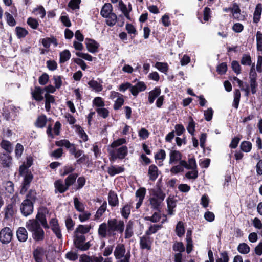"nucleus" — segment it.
<instances>
[{
    "label": "nucleus",
    "instance_id": "f257e3e1",
    "mask_svg": "<svg viewBox=\"0 0 262 262\" xmlns=\"http://www.w3.org/2000/svg\"><path fill=\"white\" fill-rule=\"evenodd\" d=\"M124 230V223L123 221L112 219L108 220L107 223H103L99 225L98 233L101 238L114 236L116 232L122 233Z\"/></svg>",
    "mask_w": 262,
    "mask_h": 262
},
{
    "label": "nucleus",
    "instance_id": "f03ea898",
    "mask_svg": "<svg viewBox=\"0 0 262 262\" xmlns=\"http://www.w3.org/2000/svg\"><path fill=\"white\" fill-rule=\"evenodd\" d=\"M126 140L125 138H120L114 141L108 146L107 150L109 154V159L111 162H114L117 159H123L128 154V148L125 145Z\"/></svg>",
    "mask_w": 262,
    "mask_h": 262
},
{
    "label": "nucleus",
    "instance_id": "7ed1b4c3",
    "mask_svg": "<svg viewBox=\"0 0 262 262\" xmlns=\"http://www.w3.org/2000/svg\"><path fill=\"white\" fill-rule=\"evenodd\" d=\"M26 227L32 233L34 240L39 242L44 239L45 232L37 221L29 220L26 222Z\"/></svg>",
    "mask_w": 262,
    "mask_h": 262
},
{
    "label": "nucleus",
    "instance_id": "20e7f679",
    "mask_svg": "<svg viewBox=\"0 0 262 262\" xmlns=\"http://www.w3.org/2000/svg\"><path fill=\"white\" fill-rule=\"evenodd\" d=\"M165 198V194L160 189L152 190L149 199V205L153 209L159 211L162 206V202Z\"/></svg>",
    "mask_w": 262,
    "mask_h": 262
},
{
    "label": "nucleus",
    "instance_id": "39448f33",
    "mask_svg": "<svg viewBox=\"0 0 262 262\" xmlns=\"http://www.w3.org/2000/svg\"><path fill=\"white\" fill-rule=\"evenodd\" d=\"M114 255L117 260L125 259L127 256H129V258H130L131 256L130 251L129 250L126 251L124 245L122 244H119L116 246Z\"/></svg>",
    "mask_w": 262,
    "mask_h": 262
},
{
    "label": "nucleus",
    "instance_id": "423d86ee",
    "mask_svg": "<svg viewBox=\"0 0 262 262\" xmlns=\"http://www.w3.org/2000/svg\"><path fill=\"white\" fill-rule=\"evenodd\" d=\"M20 210L25 216H27L33 211V203L29 200H24L20 206Z\"/></svg>",
    "mask_w": 262,
    "mask_h": 262
},
{
    "label": "nucleus",
    "instance_id": "0eeeda50",
    "mask_svg": "<svg viewBox=\"0 0 262 262\" xmlns=\"http://www.w3.org/2000/svg\"><path fill=\"white\" fill-rule=\"evenodd\" d=\"M13 236L11 230L8 227H5L0 231V241L3 244H8L10 242Z\"/></svg>",
    "mask_w": 262,
    "mask_h": 262
},
{
    "label": "nucleus",
    "instance_id": "6e6552de",
    "mask_svg": "<svg viewBox=\"0 0 262 262\" xmlns=\"http://www.w3.org/2000/svg\"><path fill=\"white\" fill-rule=\"evenodd\" d=\"M152 243V238L145 234L140 237V245L141 249L150 250Z\"/></svg>",
    "mask_w": 262,
    "mask_h": 262
},
{
    "label": "nucleus",
    "instance_id": "1a4fd4ad",
    "mask_svg": "<svg viewBox=\"0 0 262 262\" xmlns=\"http://www.w3.org/2000/svg\"><path fill=\"white\" fill-rule=\"evenodd\" d=\"M46 250L41 247H37L33 251V256L35 262H42Z\"/></svg>",
    "mask_w": 262,
    "mask_h": 262
},
{
    "label": "nucleus",
    "instance_id": "9d476101",
    "mask_svg": "<svg viewBox=\"0 0 262 262\" xmlns=\"http://www.w3.org/2000/svg\"><path fill=\"white\" fill-rule=\"evenodd\" d=\"M146 89V85L144 82L140 81L135 85H131L130 92L134 96H137L139 92L144 91Z\"/></svg>",
    "mask_w": 262,
    "mask_h": 262
},
{
    "label": "nucleus",
    "instance_id": "9b49d317",
    "mask_svg": "<svg viewBox=\"0 0 262 262\" xmlns=\"http://www.w3.org/2000/svg\"><path fill=\"white\" fill-rule=\"evenodd\" d=\"M49 224L52 231L55 234L57 237L59 239L61 238L62 234L57 220L56 218H52L50 221Z\"/></svg>",
    "mask_w": 262,
    "mask_h": 262
},
{
    "label": "nucleus",
    "instance_id": "f8f14e48",
    "mask_svg": "<svg viewBox=\"0 0 262 262\" xmlns=\"http://www.w3.org/2000/svg\"><path fill=\"white\" fill-rule=\"evenodd\" d=\"M85 43L86 48L90 52L94 53L98 51L99 45L95 40L86 38L85 39Z\"/></svg>",
    "mask_w": 262,
    "mask_h": 262
},
{
    "label": "nucleus",
    "instance_id": "ddd939ff",
    "mask_svg": "<svg viewBox=\"0 0 262 262\" xmlns=\"http://www.w3.org/2000/svg\"><path fill=\"white\" fill-rule=\"evenodd\" d=\"M164 219L162 220L161 224L151 225L146 231L145 234L149 236V235L156 233L159 230L161 229L162 228V224L167 220L166 216L165 215H164Z\"/></svg>",
    "mask_w": 262,
    "mask_h": 262
},
{
    "label": "nucleus",
    "instance_id": "4468645a",
    "mask_svg": "<svg viewBox=\"0 0 262 262\" xmlns=\"http://www.w3.org/2000/svg\"><path fill=\"white\" fill-rule=\"evenodd\" d=\"M182 155L180 151L176 150H171L169 153V161L170 164H175L177 162H180L182 160Z\"/></svg>",
    "mask_w": 262,
    "mask_h": 262
},
{
    "label": "nucleus",
    "instance_id": "2eb2a0df",
    "mask_svg": "<svg viewBox=\"0 0 262 262\" xmlns=\"http://www.w3.org/2000/svg\"><path fill=\"white\" fill-rule=\"evenodd\" d=\"M33 179V176L31 173H27L24 176V182L20 190V193L24 194L30 186V184Z\"/></svg>",
    "mask_w": 262,
    "mask_h": 262
},
{
    "label": "nucleus",
    "instance_id": "dca6fc26",
    "mask_svg": "<svg viewBox=\"0 0 262 262\" xmlns=\"http://www.w3.org/2000/svg\"><path fill=\"white\" fill-rule=\"evenodd\" d=\"M16 235L18 240L20 242H26L28 237V233L24 227H19L17 230Z\"/></svg>",
    "mask_w": 262,
    "mask_h": 262
},
{
    "label": "nucleus",
    "instance_id": "f3484780",
    "mask_svg": "<svg viewBox=\"0 0 262 262\" xmlns=\"http://www.w3.org/2000/svg\"><path fill=\"white\" fill-rule=\"evenodd\" d=\"M54 187L55 188V192L62 193L66 191L69 188L64 184L62 180H58L54 182Z\"/></svg>",
    "mask_w": 262,
    "mask_h": 262
},
{
    "label": "nucleus",
    "instance_id": "a211bd4d",
    "mask_svg": "<svg viewBox=\"0 0 262 262\" xmlns=\"http://www.w3.org/2000/svg\"><path fill=\"white\" fill-rule=\"evenodd\" d=\"M262 13V4L259 3L256 5L253 14V23L257 24L260 19Z\"/></svg>",
    "mask_w": 262,
    "mask_h": 262
},
{
    "label": "nucleus",
    "instance_id": "6ab92c4d",
    "mask_svg": "<svg viewBox=\"0 0 262 262\" xmlns=\"http://www.w3.org/2000/svg\"><path fill=\"white\" fill-rule=\"evenodd\" d=\"M161 89L158 87H156L154 90L149 92L148 101L150 104H152L155 99L160 95Z\"/></svg>",
    "mask_w": 262,
    "mask_h": 262
},
{
    "label": "nucleus",
    "instance_id": "aec40b11",
    "mask_svg": "<svg viewBox=\"0 0 262 262\" xmlns=\"http://www.w3.org/2000/svg\"><path fill=\"white\" fill-rule=\"evenodd\" d=\"M158 167L155 165H151L148 169V176L149 179L151 181H155L158 176Z\"/></svg>",
    "mask_w": 262,
    "mask_h": 262
},
{
    "label": "nucleus",
    "instance_id": "412c9836",
    "mask_svg": "<svg viewBox=\"0 0 262 262\" xmlns=\"http://www.w3.org/2000/svg\"><path fill=\"white\" fill-rule=\"evenodd\" d=\"M43 90L40 87H35L34 90L32 92L31 94L33 98L37 101H41L43 100V97L42 94Z\"/></svg>",
    "mask_w": 262,
    "mask_h": 262
},
{
    "label": "nucleus",
    "instance_id": "4be33fe9",
    "mask_svg": "<svg viewBox=\"0 0 262 262\" xmlns=\"http://www.w3.org/2000/svg\"><path fill=\"white\" fill-rule=\"evenodd\" d=\"M185 165L186 161H180L178 165L174 166L171 168L170 172L173 174H177L179 172H183Z\"/></svg>",
    "mask_w": 262,
    "mask_h": 262
},
{
    "label": "nucleus",
    "instance_id": "5701e85b",
    "mask_svg": "<svg viewBox=\"0 0 262 262\" xmlns=\"http://www.w3.org/2000/svg\"><path fill=\"white\" fill-rule=\"evenodd\" d=\"M258 52V60L256 65V70L257 72H262V45L257 46Z\"/></svg>",
    "mask_w": 262,
    "mask_h": 262
},
{
    "label": "nucleus",
    "instance_id": "b1692460",
    "mask_svg": "<svg viewBox=\"0 0 262 262\" xmlns=\"http://www.w3.org/2000/svg\"><path fill=\"white\" fill-rule=\"evenodd\" d=\"M112 6L110 3L105 4L102 7L100 14L103 17H107L111 14H112Z\"/></svg>",
    "mask_w": 262,
    "mask_h": 262
},
{
    "label": "nucleus",
    "instance_id": "393cba45",
    "mask_svg": "<svg viewBox=\"0 0 262 262\" xmlns=\"http://www.w3.org/2000/svg\"><path fill=\"white\" fill-rule=\"evenodd\" d=\"M38 222H40L42 226L46 229H49L50 226L47 223V219L45 214L42 212H38L36 215V220Z\"/></svg>",
    "mask_w": 262,
    "mask_h": 262
},
{
    "label": "nucleus",
    "instance_id": "a878e982",
    "mask_svg": "<svg viewBox=\"0 0 262 262\" xmlns=\"http://www.w3.org/2000/svg\"><path fill=\"white\" fill-rule=\"evenodd\" d=\"M55 144L57 146L59 147L64 146L66 148L69 150V151L75 146V144L71 143L69 140L66 139H63L56 141Z\"/></svg>",
    "mask_w": 262,
    "mask_h": 262
},
{
    "label": "nucleus",
    "instance_id": "bb28decb",
    "mask_svg": "<svg viewBox=\"0 0 262 262\" xmlns=\"http://www.w3.org/2000/svg\"><path fill=\"white\" fill-rule=\"evenodd\" d=\"M124 170V168L120 166H111L108 168L107 172L110 176H113L123 172Z\"/></svg>",
    "mask_w": 262,
    "mask_h": 262
},
{
    "label": "nucleus",
    "instance_id": "cd10ccee",
    "mask_svg": "<svg viewBox=\"0 0 262 262\" xmlns=\"http://www.w3.org/2000/svg\"><path fill=\"white\" fill-rule=\"evenodd\" d=\"M2 164L4 167H8L11 164L12 158L7 154H2L0 157Z\"/></svg>",
    "mask_w": 262,
    "mask_h": 262
},
{
    "label": "nucleus",
    "instance_id": "c85d7f7f",
    "mask_svg": "<svg viewBox=\"0 0 262 262\" xmlns=\"http://www.w3.org/2000/svg\"><path fill=\"white\" fill-rule=\"evenodd\" d=\"M108 200L109 204L112 206H115L118 204L117 195L113 191L109 192Z\"/></svg>",
    "mask_w": 262,
    "mask_h": 262
},
{
    "label": "nucleus",
    "instance_id": "c756f323",
    "mask_svg": "<svg viewBox=\"0 0 262 262\" xmlns=\"http://www.w3.org/2000/svg\"><path fill=\"white\" fill-rule=\"evenodd\" d=\"M88 84L93 90L97 92L101 91L103 89L102 85L97 81L92 80L88 82Z\"/></svg>",
    "mask_w": 262,
    "mask_h": 262
},
{
    "label": "nucleus",
    "instance_id": "7c9ffc66",
    "mask_svg": "<svg viewBox=\"0 0 262 262\" xmlns=\"http://www.w3.org/2000/svg\"><path fill=\"white\" fill-rule=\"evenodd\" d=\"M91 227L90 225H80L76 228L75 233H80V234H85L88 233Z\"/></svg>",
    "mask_w": 262,
    "mask_h": 262
},
{
    "label": "nucleus",
    "instance_id": "2f4dec72",
    "mask_svg": "<svg viewBox=\"0 0 262 262\" xmlns=\"http://www.w3.org/2000/svg\"><path fill=\"white\" fill-rule=\"evenodd\" d=\"M162 214L158 212H155L151 216L144 217V220L149 221L153 223H157L159 222L161 219Z\"/></svg>",
    "mask_w": 262,
    "mask_h": 262
},
{
    "label": "nucleus",
    "instance_id": "473e14b6",
    "mask_svg": "<svg viewBox=\"0 0 262 262\" xmlns=\"http://www.w3.org/2000/svg\"><path fill=\"white\" fill-rule=\"evenodd\" d=\"M133 222L132 221H129L126 226L125 232V238H129L133 235Z\"/></svg>",
    "mask_w": 262,
    "mask_h": 262
},
{
    "label": "nucleus",
    "instance_id": "72a5a7b5",
    "mask_svg": "<svg viewBox=\"0 0 262 262\" xmlns=\"http://www.w3.org/2000/svg\"><path fill=\"white\" fill-rule=\"evenodd\" d=\"M78 177V174L76 173H72L70 174L66 179H65V184L66 186L69 187L71 186L75 182L76 178Z\"/></svg>",
    "mask_w": 262,
    "mask_h": 262
},
{
    "label": "nucleus",
    "instance_id": "f704fd0d",
    "mask_svg": "<svg viewBox=\"0 0 262 262\" xmlns=\"http://www.w3.org/2000/svg\"><path fill=\"white\" fill-rule=\"evenodd\" d=\"M166 152L163 149H160L156 153L155 156V159L162 161L159 162V165H163L162 161L166 158Z\"/></svg>",
    "mask_w": 262,
    "mask_h": 262
},
{
    "label": "nucleus",
    "instance_id": "c9c22d12",
    "mask_svg": "<svg viewBox=\"0 0 262 262\" xmlns=\"http://www.w3.org/2000/svg\"><path fill=\"white\" fill-rule=\"evenodd\" d=\"M155 67L160 72L165 74H166L168 69V64L165 62H157L155 64Z\"/></svg>",
    "mask_w": 262,
    "mask_h": 262
},
{
    "label": "nucleus",
    "instance_id": "e433bc0d",
    "mask_svg": "<svg viewBox=\"0 0 262 262\" xmlns=\"http://www.w3.org/2000/svg\"><path fill=\"white\" fill-rule=\"evenodd\" d=\"M1 147L3 149L6 150L7 152L10 153L13 150V147L10 142L3 140L1 143Z\"/></svg>",
    "mask_w": 262,
    "mask_h": 262
},
{
    "label": "nucleus",
    "instance_id": "4c0bfd02",
    "mask_svg": "<svg viewBox=\"0 0 262 262\" xmlns=\"http://www.w3.org/2000/svg\"><path fill=\"white\" fill-rule=\"evenodd\" d=\"M75 234L74 242L76 247L78 248V246H80L85 241V237L82 234H79L77 233H75Z\"/></svg>",
    "mask_w": 262,
    "mask_h": 262
},
{
    "label": "nucleus",
    "instance_id": "58836bf2",
    "mask_svg": "<svg viewBox=\"0 0 262 262\" xmlns=\"http://www.w3.org/2000/svg\"><path fill=\"white\" fill-rule=\"evenodd\" d=\"M237 250L239 253L246 254L250 252V247L247 244L243 243L239 244Z\"/></svg>",
    "mask_w": 262,
    "mask_h": 262
},
{
    "label": "nucleus",
    "instance_id": "ea45409f",
    "mask_svg": "<svg viewBox=\"0 0 262 262\" xmlns=\"http://www.w3.org/2000/svg\"><path fill=\"white\" fill-rule=\"evenodd\" d=\"M241 93L239 90L236 89L234 92V100L233 102V106L237 109L240 101Z\"/></svg>",
    "mask_w": 262,
    "mask_h": 262
},
{
    "label": "nucleus",
    "instance_id": "a19ab883",
    "mask_svg": "<svg viewBox=\"0 0 262 262\" xmlns=\"http://www.w3.org/2000/svg\"><path fill=\"white\" fill-rule=\"evenodd\" d=\"M105 18H106V23L110 26H113L117 21V15L114 13L105 17Z\"/></svg>",
    "mask_w": 262,
    "mask_h": 262
},
{
    "label": "nucleus",
    "instance_id": "79ce46f5",
    "mask_svg": "<svg viewBox=\"0 0 262 262\" xmlns=\"http://www.w3.org/2000/svg\"><path fill=\"white\" fill-rule=\"evenodd\" d=\"M15 213V209L13 205L12 204H8L5 210V217L9 219Z\"/></svg>",
    "mask_w": 262,
    "mask_h": 262
},
{
    "label": "nucleus",
    "instance_id": "37998d69",
    "mask_svg": "<svg viewBox=\"0 0 262 262\" xmlns=\"http://www.w3.org/2000/svg\"><path fill=\"white\" fill-rule=\"evenodd\" d=\"M74 205L77 211L79 212H83L84 211V204L79 201L77 198H74Z\"/></svg>",
    "mask_w": 262,
    "mask_h": 262
},
{
    "label": "nucleus",
    "instance_id": "c03bdc74",
    "mask_svg": "<svg viewBox=\"0 0 262 262\" xmlns=\"http://www.w3.org/2000/svg\"><path fill=\"white\" fill-rule=\"evenodd\" d=\"M93 105L96 108L104 107L105 103L103 99L100 97H96L93 100Z\"/></svg>",
    "mask_w": 262,
    "mask_h": 262
},
{
    "label": "nucleus",
    "instance_id": "a18cd8bd",
    "mask_svg": "<svg viewBox=\"0 0 262 262\" xmlns=\"http://www.w3.org/2000/svg\"><path fill=\"white\" fill-rule=\"evenodd\" d=\"M47 117L45 115H41L37 118L36 122V125L40 128L45 126L47 123Z\"/></svg>",
    "mask_w": 262,
    "mask_h": 262
},
{
    "label": "nucleus",
    "instance_id": "49530a36",
    "mask_svg": "<svg viewBox=\"0 0 262 262\" xmlns=\"http://www.w3.org/2000/svg\"><path fill=\"white\" fill-rule=\"evenodd\" d=\"M240 147L242 151L248 152L251 150L252 144L249 141H245L241 143Z\"/></svg>",
    "mask_w": 262,
    "mask_h": 262
},
{
    "label": "nucleus",
    "instance_id": "de8ad7c7",
    "mask_svg": "<svg viewBox=\"0 0 262 262\" xmlns=\"http://www.w3.org/2000/svg\"><path fill=\"white\" fill-rule=\"evenodd\" d=\"M71 57V54L69 50H65L60 54V62H64L68 61Z\"/></svg>",
    "mask_w": 262,
    "mask_h": 262
},
{
    "label": "nucleus",
    "instance_id": "09e8293b",
    "mask_svg": "<svg viewBox=\"0 0 262 262\" xmlns=\"http://www.w3.org/2000/svg\"><path fill=\"white\" fill-rule=\"evenodd\" d=\"M146 192V189L144 187H141L138 189L136 192V196L138 199V200L143 201Z\"/></svg>",
    "mask_w": 262,
    "mask_h": 262
},
{
    "label": "nucleus",
    "instance_id": "8fccbe9b",
    "mask_svg": "<svg viewBox=\"0 0 262 262\" xmlns=\"http://www.w3.org/2000/svg\"><path fill=\"white\" fill-rule=\"evenodd\" d=\"M121 213L122 216L124 218L127 219L130 213V205L126 204L124 206V207L121 209Z\"/></svg>",
    "mask_w": 262,
    "mask_h": 262
},
{
    "label": "nucleus",
    "instance_id": "3c124183",
    "mask_svg": "<svg viewBox=\"0 0 262 262\" xmlns=\"http://www.w3.org/2000/svg\"><path fill=\"white\" fill-rule=\"evenodd\" d=\"M96 111L100 116L103 118H106L108 116L109 111L107 108H104V107L96 108Z\"/></svg>",
    "mask_w": 262,
    "mask_h": 262
},
{
    "label": "nucleus",
    "instance_id": "603ef678",
    "mask_svg": "<svg viewBox=\"0 0 262 262\" xmlns=\"http://www.w3.org/2000/svg\"><path fill=\"white\" fill-rule=\"evenodd\" d=\"M185 168L187 169H194L196 168V163L195 160L194 158H190L188 160V163L186 161V165Z\"/></svg>",
    "mask_w": 262,
    "mask_h": 262
},
{
    "label": "nucleus",
    "instance_id": "864d4df0",
    "mask_svg": "<svg viewBox=\"0 0 262 262\" xmlns=\"http://www.w3.org/2000/svg\"><path fill=\"white\" fill-rule=\"evenodd\" d=\"M76 131L80 137V138L84 141L88 140V136L83 130L82 127L79 126H76Z\"/></svg>",
    "mask_w": 262,
    "mask_h": 262
},
{
    "label": "nucleus",
    "instance_id": "5fc2aeb1",
    "mask_svg": "<svg viewBox=\"0 0 262 262\" xmlns=\"http://www.w3.org/2000/svg\"><path fill=\"white\" fill-rule=\"evenodd\" d=\"M51 41H55V46H57L58 43L57 40L54 37L43 39L42 43L45 48H49L51 44Z\"/></svg>",
    "mask_w": 262,
    "mask_h": 262
},
{
    "label": "nucleus",
    "instance_id": "6e6d98bb",
    "mask_svg": "<svg viewBox=\"0 0 262 262\" xmlns=\"http://www.w3.org/2000/svg\"><path fill=\"white\" fill-rule=\"evenodd\" d=\"M15 31L17 36L19 38L25 37L28 34V31L25 29L21 27H17L15 28Z\"/></svg>",
    "mask_w": 262,
    "mask_h": 262
},
{
    "label": "nucleus",
    "instance_id": "4d7b16f0",
    "mask_svg": "<svg viewBox=\"0 0 262 262\" xmlns=\"http://www.w3.org/2000/svg\"><path fill=\"white\" fill-rule=\"evenodd\" d=\"M106 203L104 202L102 204V205L99 207V208L97 210L96 214L95 217L96 219H99L103 213L105 211L106 209Z\"/></svg>",
    "mask_w": 262,
    "mask_h": 262
},
{
    "label": "nucleus",
    "instance_id": "13d9d810",
    "mask_svg": "<svg viewBox=\"0 0 262 262\" xmlns=\"http://www.w3.org/2000/svg\"><path fill=\"white\" fill-rule=\"evenodd\" d=\"M177 235L179 236H181L184 233L185 230L183 224L182 222H179L176 226V229Z\"/></svg>",
    "mask_w": 262,
    "mask_h": 262
},
{
    "label": "nucleus",
    "instance_id": "bf43d9fd",
    "mask_svg": "<svg viewBox=\"0 0 262 262\" xmlns=\"http://www.w3.org/2000/svg\"><path fill=\"white\" fill-rule=\"evenodd\" d=\"M195 122L193 120L192 118L191 117H189V122L188 125L187 127V129L188 132L192 135H193L195 131Z\"/></svg>",
    "mask_w": 262,
    "mask_h": 262
},
{
    "label": "nucleus",
    "instance_id": "052dcab7",
    "mask_svg": "<svg viewBox=\"0 0 262 262\" xmlns=\"http://www.w3.org/2000/svg\"><path fill=\"white\" fill-rule=\"evenodd\" d=\"M124 102V99L123 98V95L120 97L118 98L115 101L113 106V108L115 110L119 109L121 106L123 104Z\"/></svg>",
    "mask_w": 262,
    "mask_h": 262
},
{
    "label": "nucleus",
    "instance_id": "680f3d73",
    "mask_svg": "<svg viewBox=\"0 0 262 262\" xmlns=\"http://www.w3.org/2000/svg\"><path fill=\"white\" fill-rule=\"evenodd\" d=\"M36 193L34 190H30L26 195V198L25 200L31 201L33 203L35 201L36 199Z\"/></svg>",
    "mask_w": 262,
    "mask_h": 262
},
{
    "label": "nucleus",
    "instance_id": "e2e57ef3",
    "mask_svg": "<svg viewBox=\"0 0 262 262\" xmlns=\"http://www.w3.org/2000/svg\"><path fill=\"white\" fill-rule=\"evenodd\" d=\"M119 8L124 14V16L129 18V13L127 11L126 5L122 2V1H120L119 2Z\"/></svg>",
    "mask_w": 262,
    "mask_h": 262
},
{
    "label": "nucleus",
    "instance_id": "0e129e2a",
    "mask_svg": "<svg viewBox=\"0 0 262 262\" xmlns=\"http://www.w3.org/2000/svg\"><path fill=\"white\" fill-rule=\"evenodd\" d=\"M80 3L81 0H71L68 4V6L73 10L79 9Z\"/></svg>",
    "mask_w": 262,
    "mask_h": 262
},
{
    "label": "nucleus",
    "instance_id": "69168bd1",
    "mask_svg": "<svg viewBox=\"0 0 262 262\" xmlns=\"http://www.w3.org/2000/svg\"><path fill=\"white\" fill-rule=\"evenodd\" d=\"M69 152L71 155H74L75 158H79L83 154V151L80 149H77L75 146L72 148Z\"/></svg>",
    "mask_w": 262,
    "mask_h": 262
},
{
    "label": "nucleus",
    "instance_id": "338daca9",
    "mask_svg": "<svg viewBox=\"0 0 262 262\" xmlns=\"http://www.w3.org/2000/svg\"><path fill=\"white\" fill-rule=\"evenodd\" d=\"M27 23L33 29H36L39 25L38 21L36 19L31 17L28 19Z\"/></svg>",
    "mask_w": 262,
    "mask_h": 262
},
{
    "label": "nucleus",
    "instance_id": "774afa93",
    "mask_svg": "<svg viewBox=\"0 0 262 262\" xmlns=\"http://www.w3.org/2000/svg\"><path fill=\"white\" fill-rule=\"evenodd\" d=\"M221 255V258H217L216 262H229V258L227 252H223Z\"/></svg>",
    "mask_w": 262,
    "mask_h": 262
}]
</instances>
